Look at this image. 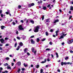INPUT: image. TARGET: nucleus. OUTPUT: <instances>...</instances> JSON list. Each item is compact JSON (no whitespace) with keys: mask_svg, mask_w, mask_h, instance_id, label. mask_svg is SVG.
I'll use <instances>...</instances> for the list:
<instances>
[{"mask_svg":"<svg viewBox=\"0 0 73 73\" xmlns=\"http://www.w3.org/2000/svg\"><path fill=\"white\" fill-rule=\"evenodd\" d=\"M17 38L18 40H20V37L19 36L17 37Z\"/></svg>","mask_w":73,"mask_h":73,"instance_id":"obj_35","label":"nucleus"},{"mask_svg":"<svg viewBox=\"0 0 73 73\" xmlns=\"http://www.w3.org/2000/svg\"><path fill=\"white\" fill-rule=\"evenodd\" d=\"M39 41H40V39L39 38H37L36 39V41L37 42H39Z\"/></svg>","mask_w":73,"mask_h":73,"instance_id":"obj_22","label":"nucleus"},{"mask_svg":"<svg viewBox=\"0 0 73 73\" xmlns=\"http://www.w3.org/2000/svg\"><path fill=\"white\" fill-rule=\"evenodd\" d=\"M45 38H43L42 40V41H45Z\"/></svg>","mask_w":73,"mask_h":73,"instance_id":"obj_51","label":"nucleus"},{"mask_svg":"<svg viewBox=\"0 0 73 73\" xmlns=\"http://www.w3.org/2000/svg\"><path fill=\"white\" fill-rule=\"evenodd\" d=\"M42 20H44V15H42Z\"/></svg>","mask_w":73,"mask_h":73,"instance_id":"obj_33","label":"nucleus"},{"mask_svg":"<svg viewBox=\"0 0 73 73\" xmlns=\"http://www.w3.org/2000/svg\"><path fill=\"white\" fill-rule=\"evenodd\" d=\"M18 65H19V66H20L21 65V62H18Z\"/></svg>","mask_w":73,"mask_h":73,"instance_id":"obj_16","label":"nucleus"},{"mask_svg":"<svg viewBox=\"0 0 73 73\" xmlns=\"http://www.w3.org/2000/svg\"><path fill=\"white\" fill-rule=\"evenodd\" d=\"M21 8V6L20 5H19L18 6V8L19 9H20V8Z\"/></svg>","mask_w":73,"mask_h":73,"instance_id":"obj_34","label":"nucleus"},{"mask_svg":"<svg viewBox=\"0 0 73 73\" xmlns=\"http://www.w3.org/2000/svg\"><path fill=\"white\" fill-rule=\"evenodd\" d=\"M1 17H3V14H1Z\"/></svg>","mask_w":73,"mask_h":73,"instance_id":"obj_48","label":"nucleus"},{"mask_svg":"<svg viewBox=\"0 0 73 73\" xmlns=\"http://www.w3.org/2000/svg\"><path fill=\"white\" fill-rule=\"evenodd\" d=\"M17 43H16L15 44V47H16L17 46Z\"/></svg>","mask_w":73,"mask_h":73,"instance_id":"obj_38","label":"nucleus"},{"mask_svg":"<svg viewBox=\"0 0 73 73\" xmlns=\"http://www.w3.org/2000/svg\"><path fill=\"white\" fill-rule=\"evenodd\" d=\"M16 25V23H15V22H13V25Z\"/></svg>","mask_w":73,"mask_h":73,"instance_id":"obj_50","label":"nucleus"},{"mask_svg":"<svg viewBox=\"0 0 73 73\" xmlns=\"http://www.w3.org/2000/svg\"><path fill=\"white\" fill-rule=\"evenodd\" d=\"M53 3H56V0H54L53 1H52Z\"/></svg>","mask_w":73,"mask_h":73,"instance_id":"obj_63","label":"nucleus"},{"mask_svg":"<svg viewBox=\"0 0 73 73\" xmlns=\"http://www.w3.org/2000/svg\"><path fill=\"white\" fill-rule=\"evenodd\" d=\"M9 10H8L7 11V12H6L5 13L6 15H9Z\"/></svg>","mask_w":73,"mask_h":73,"instance_id":"obj_11","label":"nucleus"},{"mask_svg":"<svg viewBox=\"0 0 73 73\" xmlns=\"http://www.w3.org/2000/svg\"><path fill=\"white\" fill-rule=\"evenodd\" d=\"M20 46H19L18 47H17V48L16 49V50H19V49H20Z\"/></svg>","mask_w":73,"mask_h":73,"instance_id":"obj_15","label":"nucleus"},{"mask_svg":"<svg viewBox=\"0 0 73 73\" xmlns=\"http://www.w3.org/2000/svg\"><path fill=\"white\" fill-rule=\"evenodd\" d=\"M19 45H20V46H22L23 45V43L21 42H20Z\"/></svg>","mask_w":73,"mask_h":73,"instance_id":"obj_8","label":"nucleus"},{"mask_svg":"<svg viewBox=\"0 0 73 73\" xmlns=\"http://www.w3.org/2000/svg\"><path fill=\"white\" fill-rule=\"evenodd\" d=\"M46 36H48L49 35V33H48L47 31L46 32Z\"/></svg>","mask_w":73,"mask_h":73,"instance_id":"obj_28","label":"nucleus"},{"mask_svg":"<svg viewBox=\"0 0 73 73\" xmlns=\"http://www.w3.org/2000/svg\"><path fill=\"white\" fill-rule=\"evenodd\" d=\"M5 59L6 60H7V61H9V60L10 59L9 58V57H7L6 58H5Z\"/></svg>","mask_w":73,"mask_h":73,"instance_id":"obj_27","label":"nucleus"},{"mask_svg":"<svg viewBox=\"0 0 73 73\" xmlns=\"http://www.w3.org/2000/svg\"><path fill=\"white\" fill-rule=\"evenodd\" d=\"M0 41L2 44H5V42H4V40L3 38L1 39Z\"/></svg>","mask_w":73,"mask_h":73,"instance_id":"obj_5","label":"nucleus"},{"mask_svg":"<svg viewBox=\"0 0 73 73\" xmlns=\"http://www.w3.org/2000/svg\"><path fill=\"white\" fill-rule=\"evenodd\" d=\"M67 64V63L65 62H64V65H66Z\"/></svg>","mask_w":73,"mask_h":73,"instance_id":"obj_60","label":"nucleus"},{"mask_svg":"<svg viewBox=\"0 0 73 73\" xmlns=\"http://www.w3.org/2000/svg\"><path fill=\"white\" fill-rule=\"evenodd\" d=\"M50 4H49V5H48L47 6V8H49L50 7Z\"/></svg>","mask_w":73,"mask_h":73,"instance_id":"obj_39","label":"nucleus"},{"mask_svg":"<svg viewBox=\"0 0 73 73\" xmlns=\"http://www.w3.org/2000/svg\"><path fill=\"white\" fill-rule=\"evenodd\" d=\"M8 38H5V40H8Z\"/></svg>","mask_w":73,"mask_h":73,"instance_id":"obj_56","label":"nucleus"},{"mask_svg":"<svg viewBox=\"0 0 73 73\" xmlns=\"http://www.w3.org/2000/svg\"><path fill=\"white\" fill-rule=\"evenodd\" d=\"M3 12V11H2L1 10H0V14H1L2 13V12Z\"/></svg>","mask_w":73,"mask_h":73,"instance_id":"obj_61","label":"nucleus"},{"mask_svg":"<svg viewBox=\"0 0 73 73\" xmlns=\"http://www.w3.org/2000/svg\"><path fill=\"white\" fill-rule=\"evenodd\" d=\"M31 44H35V41L33 40V39H31Z\"/></svg>","mask_w":73,"mask_h":73,"instance_id":"obj_7","label":"nucleus"},{"mask_svg":"<svg viewBox=\"0 0 73 73\" xmlns=\"http://www.w3.org/2000/svg\"><path fill=\"white\" fill-rule=\"evenodd\" d=\"M7 69H11V67L10 66H7Z\"/></svg>","mask_w":73,"mask_h":73,"instance_id":"obj_18","label":"nucleus"},{"mask_svg":"<svg viewBox=\"0 0 73 73\" xmlns=\"http://www.w3.org/2000/svg\"><path fill=\"white\" fill-rule=\"evenodd\" d=\"M50 50V48H46V50Z\"/></svg>","mask_w":73,"mask_h":73,"instance_id":"obj_42","label":"nucleus"},{"mask_svg":"<svg viewBox=\"0 0 73 73\" xmlns=\"http://www.w3.org/2000/svg\"><path fill=\"white\" fill-rule=\"evenodd\" d=\"M27 48H25L24 50V52L25 53H27Z\"/></svg>","mask_w":73,"mask_h":73,"instance_id":"obj_12","label":"nucleus"},{"mask_svg":"<svg viewBox=\"0 0 73 73\" xmlns=\"http://www.w3.org/2000/svg\"><path fill=\"white\" fill-rule=\"evenodd\" d=\"M34 5H35V3H32L31 4H29L28 5L29 7L30 8H31V7L32 6H34Z\"/></svg>","mask_w":73,"mask_h":73,"instance_id":"obj_3","label":"nucleus"},{"mask_svg":"<svg viewBox=\"0 0 73 73\" xmlns=\"http://www.w3.org/2000/svg\"><path fill=\"white\" fill-rule=\"evenodd\" d=\"M40 26L37 25L36 27H35L33 29V31L35 33H36V32H38L39 31L38 30Z\"/></svg>","mask_w":73,"mask_h":73,"instance_id":"obj_1","label":"nucleus"},{"mask_svg":"<svg viewBox=\"0 0 73 73\" xmlns=\"http://www.w3.org/2000/svg\"><path fill=\"white\" fill-rule=\"evenodd\" d=\"M32 52H35V48L33 47L32 48Z\"/></svg>","mask_w":73,"mask_h":73,"instance_id":"obj_17","label":"nucleus"},{"mask_svg":"<svg viewBox=\"0 0 73 73\" xmlns=\"http://www.w3.org/2000/svg\"><path fill=\"white\" fill-rule=\"evenodd\" d=\"M23 65L25 66V67H27L28 66V65L27 64H25V63H24L23 64Z\"/></svg>","mask_w":73,"mask_h":73,"instance_id":"obj_21","label":"nucleus"},{"mask_svg":"<svg viewBox=\"0 0 73 73\" xmlns=\"http://www.w3.org/2000/svg\"><path fill=\"white\" fill-rule=\"evenodd\" d=\"M35 37V36L34 35L32 36H31L30 38H34V37Z\"/></svg>","mask_w":73,"mask_h":73,"instance_id":"obj_54","label":"nucleus"},{"mask_svg":"<svg viewBox=\"0 0 73 73\" xmlns=\"http://www.w3.org/2000/svg\"><path fill=\"white\" fill-rule=\"evenodd\" d=\"M39 67H40V65H39L37 64L36 66V68H37V69H38V68Z\"/></svg>","mask_w":73,"mask_h":73,"instance_id":"obj_30","label":"nucleus"},{"mask_svg":"<svg viewBox=\"0 0 73 73\" xmlns=\"http://www.w3.org/2000/svg\"><path fill=\"white\" fill-rule=\"evenodd\" d=\"M5 46H9V44L7 43V44L5 45Z\"/></svg>","mask_w":73,"mask_h":73,"instance_id":"obj_44","label":"nucleus"},{"mask_svg":"<svg viewBox=\"0 0 73 73\" xmlns=\"http://www.w3.org/2000/svg\"><path fill=\"white\" fill-rule=\"evenodd\" d=\"M21 71V69L20 68H18V70L17 71V72L20 73V72Z\"/></svg>","mask_w":73,"mask_h":73,"instance_id":"obj_20","label":"nucleus"},{"mask_svg":"<svg viewBox=\"0 0 73 73\" xmlns=\"http://www.w3.org/2000/svg\"><path fill=\"white\" fill-rule=\"evenodd\" d=\"M25 68H22L21 69V70H22V71H24V70H25Z\"/></svg>","mask_w":73,"mask_h":73,"instance_id":"obj_32","label":"nucleus"},{"mask_svg":"<svg viewBox=\"0 0 73 73\" xmlns=\"http://www.w3.org/2000/svg\"><path fill=\"white\" fill-rule=\"evenodd\" d=\"M18 28L21 31H24V28H23V26L21 25L18 26Z\"/></svg>","mask_w":73,"mask_h":73,"instance_id":"obj_2","label":"nucleus"},{"mask_svg":"<svg viewBox=\"0 0 73 73\" xmlns=\"http://www.w3.org/2000/svg\"><path fill=\"white\" fill-rule=\"evenodd\" d=\"M36 52H37V51L36 50H35L34 51V54L35 55V54H36Z\"/></svg>","mask_w":73,"mask_h":73,"instance_id":"obj_43","label":"nucleus"},{"mask_svg":"<svg viewBox=\"0 0 73 73\" xmlns=\"http://www.w3.org/2000/svg\"><path fill=\"white\" fill-rule=\"evenodd\" d=\"M57 71H58V72H61V71L60 70V69L58 70Z\"/></svg>","mask_w":73,"mask_h":73,"instance_id":"obj_59","label":"nucleus"},{"mask_svg":"<svg viewBox=\"0 0 73 73\" xmlns=\"http://www.w3.org/2000/svg\"><path fill=\"white\" fill-rule=\"evenodd\" d=\"M73 40L71 39V40H68V44H70L72 42H73Z\"/></svg>","mask_w":73,"mask_h":73,"instance_id":"obj_4","label":"nucleus"},{"mask_svg":"<svg viewBox=\"0 0 73 73\" xmlns=\"http://www.w3.org/2000/svg\"><path fill=\"white\" fill-rule=\"evenodd\" d=\"M70 53H73V51H72V50H71L70 52Z\"/></svg>","mask_w":73,"mask_h":73,"instance_id":"obj_64","label":"nucleus"},{"mask_svg":"<svg viewBox=\"0 0 73 73\" xmlns=\"http://www.w3.org/2000/svg\"><path fill=\"white\" fill-rule=\"evenodd\" d=\"M42 9H44V10H46V7H43Z\"/></svg>","mask_w":73,"mask_h":73,"instance_id":"obj_29","label":"nucleus"},{"mask_svg":"<svg viewBox=\"0 0 73 73\" xmlns=\"http://www.w3.org/2000/svg\"><path fill=\"white\" fill-rule=\"evenodd\" d=\"M8 64L7 63H6L5 64H3L4 66H8Z\"/></svg>","mask_w":73,"mask_h":73,"instance_id":"obj_19","label":"nucleus"},{"mask_svg":"<svg viewBox=\"0 0 73 73\" xmlns=\"http://www.w3.org/2000/svg\"><path fill=\"white\" fill-rule=\"evenodd\" d=\"M43 72V70L42 69H41L40 70V73H42Z\"/></svg>","mask_w":73,"mask_h":73,"instance_id":"obj_37","label":"nucleus"},{"mask_svg":"<svg viewBox=\"0 0 73 73\" xmlns=\"http://www.w3.org/2000/svg\"><path fill=\"white\" fill-rule=\"evenodd\" d=\"M47 60V61H50V59H49V58H48Z\"/></svg>","mask_w":73,"mask_h":73,"instance_id":"obj_52","label":"nucleus"},{"mask_svg":"<svg viewBox=\"0 0 73 73\" xmlns=\"http://www.w3.org/2000/svg\"><path fill=\"white\" fill-rule=\"evenodd\" d=\"M27 54L28 56H30V54L29 53V52H27Z\"/></svg>","mask_w":73,"mask_h":73,"instance_id":"obj_49","label":"nucleus"},{"mask_svg":"<svg viewBox=\"0 0 73 73\" xmlns=\"http://www.w3.org/2000/svg\"><path fill=\"white\" fill-rule=\"evenodd\" d=\"M46 59H44V61H42L41 62V63L42 64H44L45 62H46Z\"/></svg>","mask_w":73,"mask_h":73,"instance_id":"obj_9","label":"nucleus"},{"mask_svg":"<svg viewBox=\"0 0 73 73\" xmlns=\"http://www.w3.org/2000/svg\"><path fill=\"white\" fill-rule=\"evenodd\" d=\"M61 65H62V66L64 65V62H61Z\"/></svg>","mask_w":73,"mask_h":73,"instance_id":"obj_40","label":"nucleus"},{"mask_svg":"<svg viewBox=\"0 0 73 73\" xmlns=\"http://www.w3.org/2000/svg\"><path fill=\"white\" fill-rule=\"evenodd\" d=\"M1 29H4V28H6V27H5V26H1Z\"/></svg>","mask_w":73,"mask_h":73,"instance_id":"obj_13","label":"nucleus"},{"mask_svg":"<svg viewBox=\"0 0 73 73\" xmlns=\"http://www.w3.org/2000/svg\"><path fill=\"white\" fill-rule=\"evenodd\" d=\"M38 4H41L42 3V1L40 0V1H38Z\"/></svg>","mask_w":73,"mask_h":73,"instance_id":"obj_24","label":"nucleus"},{"mask_svg":"<svg viewBox=\"0 0 73 73\" xmlns=\"http://www.w3.org/2000/svg\"><path fill=\"white\" fill-rule=\"evenodd\" d=\"M58 32H59V31H58V30L56 31V34H57L58 33Z\"/></svg>","mask_w":73,"mask_h":73,"instance_id":"obj_41","label":"nucleus"},{"mask_svg":"<svg viewBox=\"0 0 73 73\" xmlns=\"http://www.w3.org/2000/svg\"><path fill=\"white\" fill-rule=\"evenodd\" d=\"M49 44H50V45H52V42H49Z\"/></svg>","mask_w":73,"mask_h":73,"instance_id":"obj_57","label":"nucleus"},{"mask_svg":"<svg viewBox=\"0 0 73 73\" xmlns=\"http://www.w3.org/2000/svg\"><path fill=\"white\" fill-rule=\"evenodd\" d=\"M0 69L2 71V70H3V69L2 68V67H1L0 68Z\"/></svg>","mask_w":73,"mask_h":73,"instance_id":"obj_53","label":"nucleus"},{"mask_svg":"<svg viewBox=\"0 0 73 73\" xmlns=\"http://www.w3.org/2000/svg\"><path fill=\"white\" fill-rule=\"evenodd\" d=\"M11 65H12V66H13L14 65V63H11Z\"/></svg>","mask_w":73,"mask_h":73,"instance_id":"obj_55","label":"nucleus"},{"mask_svg":"<svg viewBox=\"0 0 73 73\" xmlns=\"http://www.w3.org/2000/svg\"><path fill=\"white\" fill-rule=\"evenodd\" d=\"M5 73H6L8 72V71H7V70H5Z\"/></svg>","mask_w":73,"mask_h":73,"instance_id":"obj_62","label":"nucleus"},{"mask_svg":"<svg viewBox=\"0 0 73 73\" xmlns=\"http://www.w3.org/2000/svg\"><path fill=\"white\" fill-rule=\"evenodd\" d=\"M69 58V57H66L65 58V59L66 60H68V59Z\"/></svg>","mask_w":73,"mask_h":73,"instance_id":"obj_31","label":"nucleus"},{"mask_svg":"<svg viewBox=\"0 0 73 73\" xmlns=\"http://www.w3.org/2000/svg\"><path fill=\"white\" fill-rule=\"evenodd\" d=\"M70 10H71V11L73 10V6H71L70 7Z\"/></svg>","mask_w":73,"mask_h":73,"instance_id":"obj_26","label":"nucleus"},{"mask_svg":"<svg viewBox=\"0 0 73 73\" xmlns=\"http://www.w3.org/2000/svg\"><path fill=\"white\" fill-rule=\"evenodd\" d=\"M30 22L31 23H32L33 24H34V23H35V21H34L33 20H30Z\"/></svg>","mask_w":73,"mask_h":73,"instance_id":"obj_10","label":"nucleus"},{"mask_svg":"<svg viewBox=\"0 0 73 73\" xmlns=\"http://www.w3.org/2000/svg\"><path fill=\"white\" fill-rule=\"evenodd\" d=\"M16 35H18L19 34V32H18V31H17L16 32Z\"/></svg>","mask_w":73,"mask_h":73,"instance_id":"obj_46","label":"nucleus"},{"mask_svg":"<svg viewBox=\"0 0 73 73\" xmlns=\"http://www.w3.org/2000/svg\"><path fill=\"white\" fill-rule=\"evenodd\" d=\"M20 22H21V23H24V21H23V20H21L20 21Z\"/></svg>","mask_w":73,"mask_h":73,"instance_id":"obj_47","label":"nucleus"},{"mask_svg":"<svg viewBox=\"0 0 73 73\" xmlns=\"http://www.w3.org/2000/svg\"><path fill=\"white\" fill-rule=\"evenodd\" d=\"M55 53L56 56V57H57V58H58V53H57V52H56Z\"/></svg>","mask_w":73,"mask_h":73,"instance_id":"obj_25","label":"nucleus"},{"mask_svg":"<svg viewBox=\"0 0 73 73\" xmlns=\"http://www.w3.org/2000/svg\"><path fill=\"white\" fill-rule=\"evenodd\" d=\"M72 16L71 15L69 17V20H70L72 19Z\"/></svg>","mask_w":73,"mask_h":73,"instance_id":"obj_36","label":"nucleus"},{"mask_svg":"<svg viewBox=\"0 0 73 73\" xmlns=\"http://www.w3.org/2000/svg\"><path fill=\"white\" fill-rule=\"evenodd\" d=\"M59 21V20L56 19L54 22L53 24H56V23H57V22H58Z\"/></svg>","mask_w":73,"mask_h":73,"instance_id":"obj_6","label":"nucleus"},{"mask_svg":"<svg viewBox=\"0 0 73 73\" xmlns=\"http://www.w3.org/2000/svg\"><path fill=\"white\" fill-rule=\"evenodd\" d=\"M67 35V34H65L64 35V34H63V35L64 36H66V35Z\"/></svg>","mask_w":73,"mask_h":73,"instance_id":"obj_58","label":"nucleus"},{"mask_svg":"<svg viewBox=\"0 0 73 73\" xmlns=\"http://www.w3.org/2000/svg\"><path fill=\"white\" fill-rule=\"evenodd\" d=\"M50 32H53V30L52 29H51L50 30Z\"/></svg>","mask_w":73,"mask_h":73,"instance_id":"obj_45","label":"nucleus"},{"mask_svg":"<svg viewBox=\"0 0 73 73\" xmlns=\"http://www.w3.org/2000/svg\"><path fill=\"white\" fill-rule=\"evenodd\" d=\"M64 37V35H62L59 38V39H61V38H63Z\"/></svg>","mask_w":73,"mask_h":73,"instance_id":"obj_14","label":"nucleus"},{"mask_svg":"<svg viewBox=\"0 0 73 73\" xmlns=\"http://www.w3.org/2000/svg\"><path fill=\"white\" fill-rule=\"evenodd\" d=\"M49 19H46V22L47 23V22H50V21H49Z\"/></svg>","mask_w":73,"mask_h":73,"instance_id":"obj_23","label":"nucleus"}]
</instances>
